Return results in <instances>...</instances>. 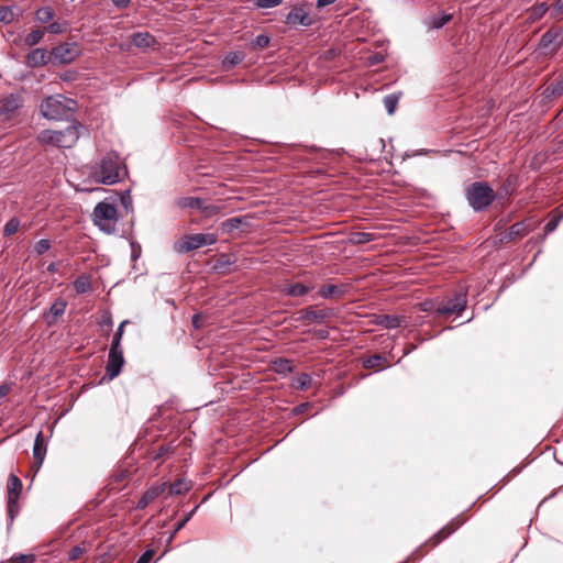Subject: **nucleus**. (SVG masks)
I'll use <instances>...</instances> for the list:
<instances>
[{
  "label": "nucleus",
  "mask_w": 563,
  "mask_h": 563,
  "mask_svg": "<svg viewBox=\"0 0 563 563\" xmlns=\"http://www.w3.org/2000/svg\"><path fill=\"white\" fill-rule=\"evenodd\" d=\"M431 309H432L431 303H429V302H423L422 303V310L423 311H430Z\"/></svg>",
  "instance_id": "nucleus-62"
},
{
  "label": "nucleus",
  "mask_w": 563,
  "mask_h": 563,
  "mask_svg": "<svg viewBox=\"0 0 563 563\" xmlns=\"http://www.w3.org/2000/svg\"><path fill=\"white\" fill-rule=\"evenodd\" d=\"M297 320L302 322H328L334 317V312L330 308L316 309L313 306L299 310Z\"/></svg>",
  "instance_id": "nucleus-10"
},
{
  "label": "nucleus",
  "mask_w": 563,
  "mask_h": 563,
  "mask_svg": "<svg viewBox=\"0 0 563 563\" xmlns=\"http://www.w3.org/2000/svg\"><path fill=\"white\" fill-rule=\"evenodd\" d=\"M85 552H86V547L76 545L68 552V560L77 561L85 554Z\"/></svg>",
  "instance_id": "nucleus-47"
},
{
  "label": "nucleus",
  "mask_w": 563,
  "mask_h": 563,
  "mask_svg": "<svg viewBox=\"0 0 563 563\" xmlns=\"http://www.w3.org/2000/svg\"><path fill=\"white\" fill-rule=\"evenodd\" d=\"M311 18L305 7H294L286 16V23L290 25L309 26Z\"/></svg>",
  "instance_id": "nucleus-15"
},
{
  "label": "nucleus",
  "mask_w": 563,
  "mask_h": 563,
  "mask_svg": "<svg viewBox=\"0 0 563 563\" xmlns=\"http://www.w3.org/2000/svg\"><path fill=\"white\" fill-rule=\"evenodd\" d=\"M36 20L41 23H48L55 18V11L51 7H42L36 13Z\"/></svg>",
  "instance_id": "nucleus-30"
},
{
  "label": "nucleus",
  "mask_w": 563,
  "mask_h": 563,
  "mask_svg": "<svg viewBox=\"0 0 563 563\" xmlns=\"http://www.w3.org/2000/svg\"><path fill=\"white\" fill-rule=\"evenodd\" d=\"M51 249V241L47 239H42L37 241L34 245V251L37 255H42L46 253Z\"/></svg>",
  "instance_id": "nucleus-46"
},
{
  "label": "nucleus",
  "mask_w": 563,
  "mask_h": 563,
  "mask_svg": "<svg viewBox=\"0 0 563 563\" xmlns=\"http://www.w3.org/2000/svg\"><path fill=\"white\" fill-rule=\"evenodd\" d=\"M466 306V295L455 294L453 298L448 299L445 302H440L434 308L439 316H450L453 313L460 314Z\"/></svg>",
  "instance_id": "nucleus-11"
},
{
  "label": "nucleus",
  "mask_w": 563,
  "mask_h": 563,
  "mask_svg": "<svg viewBox=\"0 0 563 563\" xmlns=\"http://www.w3.org/2000/svg\"><path fill=\"white\" fill-rule=\"evenodd\" d=\"M551 18L560 19L563 16V0H556L551 8Z\"/></svg>",
  "instance_id": "nucleus-48"
},
{
  "label": "nucleus",
  "mask_w": 563,
  "mask_h": 563,
  "mask_svg": "<svg viewBox=\"0 0 563 563\" xmlns=\"http://www.w3.org/2000/svg\"><path fill=\"white\" fill-rule=\"evenodd\" d=\"M245 58V54L243 52H230L225 55L222 66L225 70H230L234 66L242 63Z\"/></svg>",
  "instance_id": "nucleus-24"
},
{
  "label": "nucleus",
  "mask_w": 563,
  "mask_h": 563,
  "mask_svg": "<svg viewBox=\"0 0 563 563\" xmlns=\"http://www.w3.org/2000/svg\"><path fill=\"white\" fill-rule=\"evenodd\" d=\"M545 93L550 98H558L563 95V74L559 75L548 85Z\"/></svg>",
  "instance_id": "nucleus-23"
},
{
  "label": "nucleus",
  "mask_w": 563,
  "mask_h": 563,
  "mask_svg": "<svg viewBox=\"0 0 563 563\" xmlns=\"http://www.w3.org/2000/svg\"><path fill=\"white\" fill-rule=\"evenodd\" d=\"M313 287L306 286L301 283L285 285L282 291L290 297H302L307 295Z\"/></svg>",
  "instance_id": "nucleus-21"
},
{
  "label": "nucleus",
  "mask_w": 563,
  "mask_h": 563,
  "mask_svg": "<svg viewBox=\"0 0 563 563\" xmlns=\"http://www.w3.org/2000/svg\"><path fill=\"white\" fill-rule=\"evenodd\" d=\"M36 556L34 554H19L9 560V563H34Z\"/></svg>",
  "instance_id": "nucleus-44"
},
{
  "label": "nucleus",
  "mask_w": 563,
  "mask_h": 563,
  "mask_svg": "<svg viewBox=\"0 0 563 563\" xmlns=\"http://www.w3.org/2000/svg\"><path fill=\"white\" fill-rule=\"evenodd\" d=\"M89 175L96 183L112 185L125 177L126 169L117 154L109 153L90 167Z\"/></svg>",
  "instance_id": "nucleus-1"
},
{
  "label": "nucleus",
  "mask_w": 563,
  "mask_h": 563,
  "mask_svg": "<svg viewBox=\"0 0 563 563\" xmlns=\"http://www.w3.org/2000/svg\"><path fill=\"white\" fill-rule=\"evenodd\" d=\"M203 199L199 197H183L177 201V206L181 209L190 208L199 210L202 207Z\"/></svg>",
  "instance_id": "nucleus-28"
},
{
  "label": "nucleus",
  "mask_w": 563,
  "mask_h": 563,
  "mask_svg": "<svg viewBox=\"0 0 563 563\" xmlns=\"http://www.w3.org/2000/svg\"><path fill=\"white\" fill-rule=\"evenodd\" d=\"M465 197L474 211L487 209L496 199L495 190L486 181H474L465 188Z\"/></svg>",
  "instance_id": "nucleus-2"
},
{
  "label": "nucleus",
  "mask_w": 563,
  "mask_h": 563,
  "mask_svg": "<svg viewBox=\"0 0 563 563\" xmlns=\"http://www.w3.org/2000/svg\"><path fill=\"white\" fill-rule=\"evenodd\" d=\"M336 0H317V8H323V7H327L329 4H332L334 3Z\"/></svg>",
  "instance_id": "nucleus-59"
},
{
  "label": "nucleus",
  "mask_w": 563,
  "mask_h": 563,
  "mask_svg": "<svg viewBox=\"0 0 563 563\" xmlns=\"http://www.w3.org/2000/svg\"><path fill=\"white\" fill-rule=\"evenodd\" d=\"M67 307L66 300L59 298L57 299L49 308L47 312V318H52L47 322L52 324L57 318L62 317L65 313Z\"/></svg>",
  "instance_id": "nucleus-22"
},
{
  "label": "nucleus",
  "mask_w": 563,
  "mask_h": 563,
  "mask_svg": "<svg viewBox=\"0 0 563 563\" xmlns=\"http://www.w3.org/2000/svg\"><path fill=\"white\" fill-rule=\"evenodd\" d=\"M10 391V387L8 385L0 386V398L7 396Z\"/></svg>",
  "instance_id": "nucleus-60"
},
{
  "label": "nucleus",
  "mask_w": 563,
  "mask_h": 563,
  "mask_svg": "<svg viewBox=\"0 0 563 563\" xmlns=\"http://www.w3.org/2000/svg\"><path fill=\"white\" fill-rule=\"evenodd\" d=\"M92 220L103 232L108 234L114 233L118 222V209L113 203L101 201L93 209Z\"/></svg>",
  "instance_id": "nucleus-4"
},
{
  "label": "nucleus",
  "mask_w": 563,
  "mask_h": 563,
  "mask_svg": "<svg viewBox=\"0 0 563 563\" xmlns=\"http://www.w3.org/2000/svg\"><path fill=\"white\" fill-rule=\"evenodd\" d=\"M120 201L122 206L125 208V211L129 212L132 209V198L128 192H122L120 195Z\"/></svg>",
  "instance_id": "nucleus-52"
},
{
  "label": "nucleus",
  "mask_w": 563,
  "mask_h": 563,
  "mask_svg": "<svg viewBox=\"0 0 563 563\" xmlns=\"http://www.w3.org/2000/svg\"><path fill=\"white\" fill-rule=\"evenodd\" d=\"M343 292L344 290L338 285H323L319 290L320 296H322L323 298L342 296Z\"/></svg>",
  "instance_id": "nucleus-31"
},
{
  "label": "nucleus",
  "mask_w": 563,
  "mask_h": 563,
  "mask_svg": "<svg viewBox=\"0 0 563 563\" xmlns=\"http://www.w3.org/2000/svg\"><path fill=\"white\" fill-rule=\"evenodd\" d=\"M218 263L221 265L229 263L227 260V255H221V257L218 260Z\"/></svg>",
  "instance_id": "nucleus-63"
},
{
  "label": "nucleus",
  "mask_w": 563,
  "mask_h": 563,
  "mask_svg": "<svg viewBox=\"0 0 563 563\" xmlns=\"http://www.w3.org/2000/svg\"><path fill=\"white\" fill-rule=\"evenodd\" d=\"M23 104L20 95H10L0 100V120L8 121L18 114Z\"/></svg>",
  "instance_id": "nucleus-12"
},
{
  "label": "nucleus",
  "mask_w": 563,
  "mask_h": 563,
  "mask_svg": "<svg viewBox=\"0 0 563 563\" xmlns=\"http://www.w3.org/2000/svg\"><path fill=\"white\" fill-rule=\"evenodd\" d=\"M169 449L168 448H165V446H161L157 452L154 453L153 455V461H158L161 459H163V456H165L167 453H168Z\"/></svg>",
  "instance_id": "nucleus-56"
},
{
  "label": "nucleus",
  "mask_w": 563,
  "mask_h": 563,
  "mask_svg": "<svg viewBox=\"0 0 563 563\" xmlns=\"http://www.w3.org/2000/svg\"><path fill=\"white\" fill-rule=\"evenodd\" d=\"M550 7L547 2L539 3L531 9L530 18L532 20L541 19L548 11Z\"/></svg>",
  "instance_id": "nucleus-34"
},
{
  "label": "nucleus",
  "mask_w": 563,
  "mask_h": 563,
  "mask_svg": "<svg viewBox=\"0 0 563 563\" xmlns=\"http://www.w3.org/2000/svg\"><path fill=\"white\" fill-rule=\"evenodd\" d=\"M282 3V0H256V7L262 9L275 8Z\"/></svg>",
  "instance_id": "nucleus-51"
},
{
  "label": "nucleus",
  "mask_w": 563,
  "mask_h": 563,
  "mask_svg": "<svg viewBox=\"0 0 563 563\" xmlns=\"http://www.w3.org/2000/svg\"><path fill=\"white\" fill-rule=\"evenodd\" d=\"M131 42L133 45L140 48H148L156 43L155 37L148 32L133 33L131 36Z\"/></svg>",
  "instance_id": "nucleus-20"
},
{
  "label": "nucleus",
  "mask_w": 563,
  "mask_h": 563,
  "mask_svg": "<svg viewBox=\"0 0 563 563\" xmlns=\"http://www.w3.org/2000/svg\"><path fill=\"white\" fill-rule=\"evenodd\" d=\"M365 368L382 369L387 366V360L382 354H374L364 361Z\"/></svg>",
  "instance_id": "nucleus-27"
},
{
  "label": "nucleus",
  "mask_w": 563,
  "mask_h": 563,
  "mask_svg": "<svg viewBox=\"0 0 563 563\" xmlns=\"http://www.w3.org/2000/svg\"><path fill=\"white\" fill-rule=\"evenodd\" d=\"M51 62L47 51L35 48L27 55V64L32 67L43 66Z\"/></svg>",
  "instance_id": "nucleus-19"
},
{
  "label": "nucleus",
  "mask_w": 563,
  "mask_h": 563,
  "mask_svg": "<svg viewBox=\"0 0 563 563\" xmlns=\"http://www.w3.org/2000/svg\"><path fill=\"white\" fill-rule=\"evenodd\" d=\"M269 37L267 35H264V34H260L255 37V40L251 43V48L252 49H257V48H265L269 45Z\"/></svg>",
  "instance_id": "nucleus-41"
},
{
  "label": "nucleus",
  "mask_w": 563,
  "mask_h": 563,
  "mask_svg": "<svg viewBox=\"0 0 563 563\" xmlns=\"http://www.w3.org/2000/svg\"><path fill=\"white\" fill-rule=\"evenodd\" d=\"M46 455V444L43 431H40L34 440L33 457L35 470L38 471Z\"/></svg>",
  "instance_id": "nucleus-16"
},
{
  "label": "nucleus",
  "mask_w": 563,
  "mask_h": 563,
  "mask_svg": "<svg viewBox=\"0 0 563 563\" xmlns=\"http://www.w3.org/2000/svg\"><path fill=\"white\" fill-rule=\"evenodd\" d=\"M400 318L395 316H383L382 320L379 321V324L384 325L385 328H398L400 327Z\"/></svg>",
  "instance_id": "nucleus-40"
},
{
  "label": "nucleus",
  "mask_w": 563,
  "mask_h": 563,
  "mask_svg": "<svg viewBox=\"0 0 563 563\" xmlns=\"http://www.w3.org/2000/svg\"><path fill=\"white\" fill-rule=\"evenodd\" d=\"M166 488V483H163L161 485H154L151 488H148L143 496L137 501V509H144L146 508L152 501H154L158 496H161Z\"/></svg>",
  "instance_id": "nucleus-17"
},
{
  "label": "nucleus",
  "mask_w": 563,
  "mask_h": 563,
  "mask_svg": "<svg viewBox=\"0 0 563 563\" xmlns=\"http://www.w3.org/2000/svg\"><path fill=\"white\" fill-rule=\"evenodd\" d=\"M47 271L49 273H56L58 271V264L57 263H51L48 266H47Z\"/></svg>",
  "instance_id": "nucleus-61"
},
{
  "label": "nucleus",
  "mask_w": 563,
  "mask_h": 563,
  "mask_svg": "<svg viewBox=\"0 0 563 563\" xmlns=\"http://www.w3.org/2000/svg\"><path fill=\"white\" fill-rule=\"evenodd\" d=\"M247 219L249 217H233L227 219L220 224V229L225 233H231L238 229H243V231H245L244 227L249 228Z\"/></svg>",
  "instance_id": "nucleus-18"
},
{
  "label": "nucleus",
  "mask_w": 563,
  "mask_h": 563,
  "mask_svg": "<svg viewBox=\"0 0 563 563\" xmlns=\"http://www.w3.org/2000/svg\"><path fill=\"white\" fill-rule=\"evenodd\" d=\"M112 3L119 8V9H124L126 7H129L131 0H111Z\"/></svg>",
  "instance_id": "nucleus-58"
},
{
  "label": "nucleus",
  "mask_w": 563,
  "mask_h": 563,
  "mask_svg": "<svg viewBox=\"0 0 563 563\" xmlns=\"http://www.w3.org/2000/svg\"><path fill=\"white\" fill-rule=\"evenodd\" d=\"M462 525V521L459 518L452 519L448 525H445L442 529H440L437 533H434L430 539H428L419 549L421 555L428 553L431 549L439 545L442 541L448 539L452 533H454Z\"/></svg>",
  "instance_id": "nucleus-8"
},
{
  "label": "nucleus",
  "mask_w": 563,
  "mask_h": 563,
  "mask_svg": "<svg viewBox=\"0 0 563 563\" xmlns=\"http://www.w3.org/2000/svg\"><path fill=\"white\" fill-rule=\"evenodd\" d=\"M129 321L128 320H124L120 323V325L118 327L114 335H113V339H112V343H111V346L110 347H114V349H121L120 344H121V339H122V335H123V331H124V327L125 324L128 323Z\"/></svg>",
  "instance_id": "nucleus-39"
},
{
  "label": "nucleus",
  "mask_w": 563,
  "mask_h": 563,
  "mask_svg": "<svg viewBox=\"0 0 563 563\" xmlns=\"http://www.w3.org/2000/svg\"><path fill=\"white\" fill-rule=\"evenodd\" d=\"M155 555L154 550H146L136 561V563H150Z\"/></svg>",
  "instance_id": "nucleus-53"
},
{
  "label": "nucleus",
  "mask_w": 563,
  "mask_h": 563,
  "mask_svg": "<svg viewBox=\"0 0 563 563\" xmlns=\"http://www.w3.org/2000/svg\"><path fill=\"white\" fill-rule=\"evenodd\" d=\"M223 210V207L222 206H219V205H207L206 201L203 200L202 202V207L200 209V212L202 214V218H211V217H214L219 213H221Z\"/></svg>",
  "instance_id": "nucleus-32"
},
{
  "label": "nucleus",
  "mask_w": 563,
  "mask_h": 563,
  "mask_svg": "<svg viewBox=\"0 0 563 563\" xmlns=\"http://www.w3.org/2000/svg\"><path fill=\"white\" fill-rule=\"evenodd\" d=\"M19 228H20V221L16 218H12L5 223L4 229H3V234L5 236H11L18 232Z\"/></svg>",
  "instance_id": "nucleus-37"
},
{
  "label": "nucleus",
  "mask_w": 563,
  "mask_h": 563,
  "mask_svg": "<svg viewBox=\"0 0 563 563\" xmlns=\"http://www.w3.org/2000/svg\"><path fill=\"white\" fill-rule=\"evenodd\" d=\"M77 108L74 99L63 95L49 96L41 103L42 114L49 120H58L73 113Z\"/></svg>",
  "instance_id": "nucleus-3"
},
{
  "label": "nucleus",
  "mask_w": 563,
  "mask_h": 563,
  "mask_svg": "<svg viewBox=\"0 0 563 563\" xmlns=\"http://www.w3.org/2000/svg\"><path fill=\"white\" fill-rule=\"evenodd\" d=\"M559 221L560 218H553L550 221H548V223L544 225V233L549 234L553 232L558 228Z\"/></svg>",
  "instance_id": "nucleus-54"
},
{
  "label": "nucleus",
  "mask_w": 563,
  "mask_h": 563,
  "mask_svg": "<svg viewBox=\"0 0 563 563\" xmlns=\"http://www.w3.org/2000/svg\"><path fill=\"white\" fill-rule=\"evenodd\" d=\"M452 19V14H442L441 16L434 18L432 21V26L434 29H441L446 23H449Z\"/></svg>",
  "instance_id": "nucleus-49"
},
{
  "label": "nucleus",
  "mask_w": 563,
  "mask_h": 563,
  "mask_svg": "<svg viewBox=\"0 0 563 563\" xmlns=\"http://www.w3.org/2000/svg\"><path fill=\"white\" fill-rule=\"evenodd\" d=\"M373 234L367 232H353L351 234V242L355 244H365L373 241Z\"/></svg>",
  "instance_id": "nucleus-35"
},
{
  "label": "nucleus",
  "mask_w": 563,
  "mask_h": 563,
  "mask_svg": "<svg viewBox=\"0 0 563 563\" xmlns=\"http://www.w3.org/2000/svg\"><path fill=\"white\" fill-rule=\"evenodd\" d=\"M18 499V497H8V515L11 518V520L14 519L19 511Z\"/></svg>",
  "instance_id": "nucleus-45"
},
{
  "label": "nucleus",
  "mask_w": 563,
  "mask_h": 563,
  "mask_svg": "<svg viewBox=\"0 0 563 563\" xmlns=\"http://www.w3.org/2000/svg\"><path fill=\"white\" fill-rule=\"evenodd\" d=\"M74 289L77 294H85L91 289V279L88 275H80L74 282Z\"/></svg>",
  "instance_id": "nucleus-29"
},
{
  "label": "nucleus",
  "mask_w": 563,
  "mask_h": 563,
  "mask_svg": "<svg viewBox=\"0 0 563 563\" xmlns=\"http://www.w3.org/2000/svg\"><path fill=\"white\" fill-rule=\"evenodd\" d=\"M529 232V228L525 221L514 223L508 230L497 233L494 238V245L508 244L523 238Z\"/></svg>",
  "instance_id": "nucleus-9"
},
{
  "label": "nucleus",
  "mask_w": 563,
  "mask_h": 563,
  "mask_svg": "<svg viewBox=\"0 0 563 563\" xmlns=\"http://www.w3.org/2000/svg\"><path fill=\"white\" fill-rule=\"evenodd\" d=\"M563 45V29L559 25H552L542 34L538 44V53L543 57L554 56Z\"/></svg>",
  "instance_id": "nucleus-5"
},
{
  "label": "nucleus",
  "mask_w": 563,
  "mask_h": 563,
  "mask_svg": "<svg viewBox=\"0 0 563 563\" xmlns=\"http://www.w3.org/2000/svg\"><path fill=\"white\" fill-rule=\"evenodd\" d=\"M298 385L300 389L306 390L309 388L311 384V376L309 374L302 373L297 378Z\"/></svg>",
  "instance_id": "nucleus-50"
},
{
  "label": "nucleus",
  "mask_w": 563,
  "mask_h": 563,
  "mask_svg": "<svg viewBox=\"0 0 563 563\" xmlns=\"http://www.w3.org/2000/svg\"><path fill=\"white\" fill-rule=\"evenodd\" d=\"M79 125L76 123H73L68 125L63 131H55L57 137H56V146L62 148H70L73 147L78 139H79Z\"/></svg>",
  "instance_id": "nucleus-13"
},
{
  "label": "nucleus",
  "mask_w": 563,
  "mask_h": 563,
  "mask_svg": "<svg viewBox=\"0 0 563 563\" xmlns=\"http://www.w3.org/2000/svg\"><path fill=\"white\" fill-rule=\"evenodd\" d=\"M56 137H57V135H56L55 131H52V130H44V131L40 132L37 135L38 142L44 145L56 146Z\"/></svg>",
  "instance_id": "nucleus-33"
},
{
  "label": "nucleus",
  "mask_w": 563,
  "mask_h": 563,
  "mask_svg": "<svg viewBox=\"0 0 563 563\" xmlns=\"http://www.w3.org/2000/svg\"><path fill=\"white\" fill-rule=\"evenodd\" d=\"M81 54L78 43H62L54 47L49 54L53 64H70Z\"/></svg>",
  "instance_id": "nucleus-7"
},
{
  "label": "nucleus",
  "mask_w": 563,
  "mask_h": 563,
  "mask_svg": "<svg viewBox=\"0 0 563 563\" xmlns=\"http://www.w3.org/2000/svg\"><path fill=\"white\" fill-rule=\"evenodd\" d=\"M124 364L123 351L121 349L110 347L108 362L106 366V374L110 379L117 377Z\"/></svg>",
  "instance_id": "nucleus-14"
},
{
  "label": "nucleus",
  "mask_w": 563,
  "mask_h": 563,
  "mask_svg": "<svg viewBox=\"0 0 563 563\" xmlns=\"http://www.w3.org/2000/svg\"><path fill=\"white\" fill-rule=\"evenodd\" d=\"M195 510H196V508L190 514H188L181 521H179L177 523L175 532L179 531L180 529H183L185 527V525L189 521V519L191 518Z\"/></svg>",
  "instance_id": "nucleus-57"
},
{
  "label": "nucleus",
  "mask_w": 563,
  "mask_h": 563,
  "mask_svg": "<svg viewBox=\"0 0 563 563\" xmlns=\"http://www.w3.org/2000/svg\"><path fill=\"white\" fill-rule=\"evenodd\" d=\"M206 321V317L203 314L197 313L192 317V325L195 329H200L203 327Z\"/></svg>",
  "instance_id": "nucleus-55"
},
{
  "label": "nucleus",
  "mask_w": 563,
  "mask_h": 563,
  "mask_svg": "<svg viewBox=\"0 0 563 563\" xmlns=\"http://www.w3.org/2000/svg\"><path fill=\"white\" fill-rule=\"evenodd\" d=\"M14 20V12L12 8L0 7V22L10 23Z\"/></svg>",
  "instance_id": "nucleus-43"
},
{
  "label": "nucleus",
  "mask_w": 563,
  "mask_h": 563,
  "mask_svg": "<svg viewBox=\"0 0 563 563\" xmlns=\"http://www.w3.org/2000/svg\"><path fill=\"white\" fill-rule=\"evenodd\" d=\"M318 335H319V338L325 339L328 336V331H325V330L318 331Z\"/></svg>",
  "instance_id": "nucleus-64"
},
{
  "label": "nucleus",
  "mask_w": 563,
  "mask_h": 563,
  "mask_svg": "<svg viewBox=\"0 0 563 563\" xmlns=\"http://www.w3.org/2000/svg\"><path fill=\"white\" fill-rule=\"evenodd\" d=\"M217 241L218 236L213 233L188 234L176 241L174 249L177 253L185 254L206 245H212Z\"/></svg>",
  "instance_id": "nucleus-6"
},
{
  "label": "nucleus",
  "mask_w": 563,
  "mask_h": 563,
  "mask_svg": "<svg viewBox=\"0 0 563 563\" xmlns=\"http://www.w3.org/2000/svg\"><path fill=\"white\" fill-rule=\"evenodd\" d=\"M398 96L396 95H388L384 98V106L389 114H393L397 108L398 104Z\"/></svg>",
  "instance_id": "nucleus-38"
},
{
  "label": "nucleus",
  "mask_w": 563,
  "mask_h": 563,
  "mask_svg": "<svg viewBox=\"0 0 563 563\" xmlns=\"http://www.w3.org/2000/svg\"><path fill=\"white\" fill-rule=\"evenodd\" d=\"M45 30H34L29 33L25 37V44L27 46H34L43 38Z\"/></svg>",
  "instance_id": "nucleus-36"
},
{
  "label": "nucleus",
  "mask_w": 563,
  "mask_h": 563,
  "mask_svg": "<svg viewBox=\"0 0 563 563\" xmlns=\"http://www.w3.org/2000/svg\"><path fill=\"white\" fill-rule=\"evenodd\" d=\"M192 487L190 481L184 478L177 479L169 485V495L177 496L187 493Z\"/></svg>",
  "instance_id": "nucleus-26"
},
{
  "label": "nucleus",
  "mask_w": 563,
  "mask_h": 563,
  "mask_svg": "<svg viewBox=\"0 0 563 563\" xmlns=\"http://www.w3.org/2000/svg\"><path fill=\"white\" fill-rule=\"evenodd\" d=\"M66 29H67V23L55 21V22L49 23L47 25V27L44 30L52 34H60V33L65 32Z\"/></svg>",
  "instance_id": "nucleus-42"
},
{
  "label": "nucleus",
  "mask_w": 563,
  "mask_h": 563,
  "mask_svg": "<svg viewBox=\"0 0 563 563\" xmlns=\"http://www.w3.org/2000/svg\"><path fill=\"white\" fill-rule=\"evenodd\" d=\"M23 484L22 481L14 474H11L8 478L7 489L8 497H18L21 494Z\"/></svg>",
  "instance_id": "nucleus-25"
}]
</instances>
